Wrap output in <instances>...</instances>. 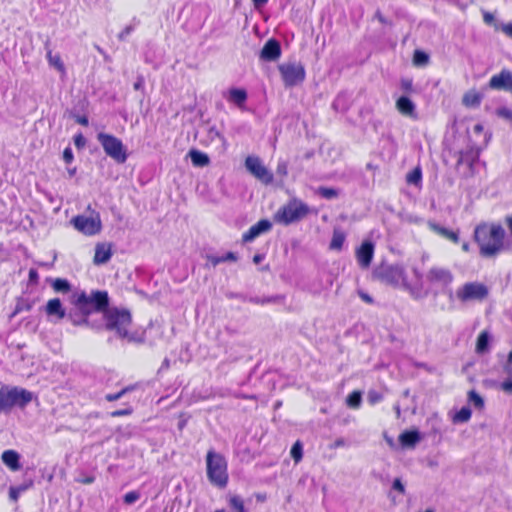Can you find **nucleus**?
Returning <instances> with one entry per match:
<instances>
[{
	"instance_id": "nucleus-64",
	"label": "nucleus",
	"mask_w": 512,
	"mask_h": 512,
	"mask_svg": "<svg viewBox=\"0 0 512 512\" xmlns=\"http://www.w3.org/2000/svg\"><path fill=\"white\" fill-rule=\"evenodd\" d=\"M502 389L507 392L512 391V379L502 383Z\"/></svg>"
},
{
	"instance_id": "nucleus-58",
	"label": "nucleus",
	"mask_w": 512,
	"mask_h": 512,
	"mask_svg": "<svg viewBox=\"0 0 512 512\" xmlns=\"http://www.w3.org/2000/svg\"><path fill=\"white\" fill-rule=\"evenodd\" d=\"M381 395L375 392H370L368 395L369 402L374 404L381 400Z\"/></svg>"
},
{
	"instance_id": "nucleus-5",
	"label": "nucleus",
	"mask_w": 512,
	"mask_h": 512,
	"mask_svg": "<svg viewBox=\"0 0 512 512\" xmlns=\"http://www.w3.org/2000/svg\"><path fill=\"white\" fill-rule=\"evenodd\" d=\"M206 465L209 481L217 487H226L228 483V473L225 457L211 449L206 455Z\"/></svg>"
},
{
	"instance_id": "nucleus-50",
	"label": "nucleus",
	"mask_w": 512,
	"mask_h": 512,
	"mask_svg": "<svg viewBox=\"0 0 512 512\" xmlns=\"http://www.w3.org/2000/svg\"><path fill=\"white\" fill-rule=\"evenodd\" d=\"M145 79L143 75H138L136 78V82L133 85V88L138 91H144Z\"/></svg>"
},
{
	"instance_id": "nucleus-63",
	"label": "nucleus",
	"mask_w": 512,
	"mask_h": 512,
	"mask_svg": "<svg viewBox=\"0 0 512 512\" xmlns=\"http://www.w3.org/2000/svg\"><path fill=\"white\" fill-rule=\"evenodd\" d=\"M76 122L80 125H83V126H87L89 121H88V118L87 116L83 115V116H77L76 117Z\"/></svg>"
},
{
	"instance_id": "nucleus-7",
	"label": "nucleus",
	"mask_w": 512,
	"mask_h": 512,
	"mask_svg": "<svg viewBox=\"0 0 512 512\" xmlns=\"http://www.w3.org/2000/svg\"><path fill=\"white\" fill-rule=\"evenodd\" d=\"M97 140L103 147L105 153L114 159L118 163H124L127 160V153L125 146L122 141L117 137L107 134V133H98Z\"/></svg>"
},
{
	"instance_id": "nucleus-8",
	"label": "nucleus",
	"mask_w": 512,
	"mask_h": 512,
	"mask_svg": "<svg viewBox=\"0 0 512 512\" xmlns=\"http://www.w3.org/2000/svg\"><path fill=\"white\" fill-rule=\"evenodd\" d=\"M405 270L402 265L399 264H381L374 272L373 276L375 279L385 283L387 285L397 286L404 279Z\"/></svg>"
},
{
	"instance_id": "nucleus-52",
	"label": "nucleus",
	"mask_w": 512,
	"mask_h": 512,
	"mask_svg": "<svg viewBox=\"0 0 512 512\" xmlns=\"http://www.w3.org/2000/svg\"><path fill=\"white\" fill-rule=\"evenodd\" d=\"M74 159L72 149L70 147H67L63 151V160L66 163H71Z\"/></svg>"
},
{
	"instance_id": "nucleus-15",
	"label": "nucleus",
	"mask_w": 512,
	"mask_h": 512,
	"mask_svg": "<svg viewBox=\"0 0 512 512\" xmlns=\"http://www.w3.org/2000/svg\"><path fill=\"white\" fill-rule=\"evenodd\" d=\"M374 255V244L367 240L364 241L359 248L356 250V258L361 268L367 269L373 259Z\"/></svg>"
},
{
	"instance_id": "nucleus-40",
	"label": "nucleus",
	"mask_w": 512,
	"mask_h": 512,
	"mask_svg": "<svg viewBox=\"0 0 512 512\" xmlns=\"http://www.w3.org/2000/svg\"><path fill=\"white\" fill-rule=\"evenodd\" d=\"M291 457L294 459L296 463L301 461L303 457V448L300 441H297L294 443V445L291 448Z\"/></svg>"
},
{
	"instance_id": "nucleus-37",
	"label": "nucleus",
	"mask_w": 512,
	"mask_h": 512,
	"mask_svg": "<svg viewBox=\"0 0 512 512\" xmlns=\"http://www.w3.org/2000/svg\"><path fill=\"white\" fill-rule=\"evenodd\" d=\"M362 395L359 391H353L346 399V403L350 408H358L361 404Z\"/></svg>"
},
{
	"instance_id": "nucleus-35",
	"label": "nucleus",
	"mask_w": 512,
	"mask_h": 512,
	"mask_svg": "<svg viewBox=\"0 0 512 512\" xmlns=\"http://www.w3.org/2000/svg\"><path fill=\"white\" fill-rule=\"evenodd\" d=\"M52 287L56 292L67 293L71 290V285L66 279L56 278L52 282Z\"/></svg>"
},
{
	"instance_id": "nucleus-18",
	"label": "nucleus",
	"mask_w": 512,
	"mask_h": 512,
	"mask_svg": "<svg viewBox=\"0 0 512 512\" xmlns=\"http://www.w3.org/2000/svg\"><path fill=\"white\" fill-rule=\"evenodd\" d=\"M479 159V151L473 148L461 151L457 160V167L466 165L469 169V175L474 174V164Z\"/></svg>"
},
{
	"instance_id": "nucleus-36",
	"label": "nucleus",
	"mask_w": 512,
	"mask_h": 512,
	"mask_svg": "<svg viewBox=\"0 0 512 512\" xmlns=\"http://www.w3.org/2000/svg\"><path fill=\"white\" fill-rule=\"evenodd\" d=\"M317 194L321 196L322 198L331 200L336 198L339 195V192L335 188L331 187H319L317 189Z\"/></svg>"
},
{
	"instance_id": "nucleus-21",
	"label": "nucleus",
	"mask_w": 512,
	"mask_h": 512,
	"mask_svg": "<svg viewBox=\"0 0 512 512\" xmlns=\"http://www.w3.org/2000/svg\"><path fill=\"white\" fill-rule=\"evenodd\" d=\"M428 226L433 232L455 244H457L460 240L459 233L457 231L445 228L435 222H429Z\"/></svg>"
},
{
	"instance_id": "nucleus-30",
	"label": "nucleus",
	"mask_w": 512,
	"mask_h": 512,
	"mask_svg": "<svg viewBox=\"0 0 512 512\" xmlns=\"http://www.w3.org/2000/svg\"><path fill=\"white\" fill-rule=\"evenodd\" d=\"M229 507L233 512H247L244 500L238 495H230L228 498Z\"/></svg>"
},
{
	"instance_id": "nucleus-31",
	"label": "nucleus",
	"mask_w": 512,
	"mask_h": 512,
	"mask_svg": "<svg viewBox=\"0 0 512 512\" xmlns=\"http://www.w3.org/2000/svg\"><path fill=\"white\" fill-rule=\"evenodd\" d=\"M207 260L208 262L213 266H217L218 264L222 263V262H226V261H236L237 260V256L235 253L233 252H228L226 253L224 256H214V255H209L207 256Z\"/></svg>"
},
{
	"instance_id": "nucleus-44",
	"label": "nucleus",
	"mask_w": 512,
	"mask_h": 512,
	"mask_svg": "<svg viewBox=\"0 0 512 512\" xmlns=\"http://www.w3.org/2000/svg\"><path fill=\"white\" fill-rule=\"evenodd\" d=\"M131 389L129 387H126V388H123L122 390H120L119 392L117 393H110V394H107L105 396V399L108 401V402H113V401H116V400H119L123 395H125L128 391H130Z\"/></svg>"
},
{
	"instance_id": "nucleus-62",
	"label": "nucleus",
	"mask_w": 512,
	"mask_h": 512,
	"mask_svg": "<svg viewBox=\"0 0 512 512\" xmlns=\"http://www.w3.org/2000/svg\"><path fill=\"white\" fill-rule=\"evenodd\" d=\"M94 481H95L94 476H86L81 479H78V482H80L82 484H92Z\"/></svg>"
},
{
	"instance_id": "nucleus-28",
	"label": "nucleus",
	"mask_w": 512,
	"mask_h": 512,
	"mask_svg": "<svg viewBox=\"0 0 512 512\" xmlns=\"http://www.w3.org/2000/svg\"><path fill=\"white\" fill-rule=\"evenodd\" d=\"M482 100V96L476 91H469L463 96V104L468 107L479 106Z\"/></svg>"
},
{
	"instance_id": "nucleus-25",
	"label": "nucleus",
	"mask_w": 512,
	"mask_h": 512,
	"mask_svg": "<svg viewBox=\"0 0 512 512\" xmlns=\"http://www.w3.org/2000/svg\"><path fill=\"white\" fill-rule=\"evenodd\" d=\"M346 240V234L340 227H335L331 242L329 244L330 250L340 251Z\"/></svg>"
},
{
	"instance_id": "nucleus-9",
	"label": "nucleus",
	"mask_w": 512,
	"mask_h": 512,
	"mask_svg": "<svg viewBox=\"0 0 512 512\" xmlns=\"http://www.w3.org/2000/svg\"><path fill=\"white\" fill-rule=\"evenodd\" d=\"M278 68L286 87L297 86L305 79V69L300 63H283Z\"/></svg>"
},
{
	"instance_id": "nucleus-13",
	"label": "nucleus",
	"mask_w": 512,
	"mask_h": 512,
	"mask_svg": "<svg viewBox=\"0 0 512 512\" xmlns=\"http://www.w3.org/2000/svg\"><path fill=\"white\" fill-rule=\"evenodd\" d=\"M74 227L85 235H95L101 230L99 215L95 217L78 215L72 219Z\"/></svg>"
},
{
	"instance_id": "nucleus-14",
	"label": "nucleus",
	"mask_w": 512,
	"mask_h": 512,
	"mask_svg": "<svg viewBox=\"0 0 512 512\" xmlns=\"http://www.w3.org/2000/svg\"><path fill=\"white\" fill-rule=\"evenodd\" d=\"M489 87L496 90H511L512 72L507 69H503L500 73L493 75L489 81Z\"/></svg>"
},
{
	"instance_id": "nucleus-48",
	"label": "nucleus",
	"mask_w": 512,
	"mask_h": 512,
	"mask_svg": "<svg viewBox=\"0 0 512 512\" xmlns=\"http://www.w3.org/2000/svg\"><path fill=\"white\" fill-rule=\"evenodd\" d=\"M401 88L405 92H412L413 90V83L412 80L409 78H404L401 80Z\"/></svg>"
},
{
	"instance_id": "nucleus-61",
	"label": "nucleus",
	"mask_w": 512,
	"mask_h": 512,
	"mask_svg": "<svg viewBox=\"0 0 512 512\" xmlns=\"http://www.w3.org/2000/svg\"><path fill=\"white\" fill-rule=\"evenodd\" d=\"M359 296L366 303H369V304L373 303V299H372V297L369 294H367V293H365L363 291H359Z\"/></svg>"
},
{
	"instance_id": "nucleus-34",
	"label": "nucleus",
	"mask_w": 512,
	"mask_h": 512,
	"mask_svg": "<svg viewBox=\"0 0 512 512\" xmlns=\"http://www.w3.org/2000/svg\"><path fill=\"white\" fill-rule=\"evenodd\" d=\"M66 316L69 318V320L75 326H81V325L88 324V315L82 314L79 310H78V312H75V313L69 312Z\"/></svg>"
},
{
	"instance_id": "nucleus-47",
	"label": "nucleus",
	"mask_w": 512,
	"mask_h": 512,
	"mask_svg": "<svg viewBox=\"0 0 512 512\" xmlns=\"http://www.w3.org/2000/svg\"><path fill=\"white\" fill-rule=\"evenodd\" d=\"M31 309V305L29 303H26L24 301H19L17 304H16V307L14 309V312L12 314V316L18 314L19 312L23 311V310H27L29 311Z\"/></svg>"
},
{
	"instance_id": "nucleus-45",
	"label": "nucleus",
	"mask_w": 512,
	"mask_h": 512,
	"mask_svg": "<svg viewBox=\"0 0 512 512\" xmlns=\"http://www.w3.org/2000/svg\"><path fill=\"white\" fill-rule=\"evenodd\" d=\"M496 114L499 117L505 118L507 120H512V111L506 107H501L497 109Z\"/></svg>"
},
{
	"instance_id": "nucleus-38",
	"label": "nucleus",
	"mask_w": 512,
	"mask_h": 512,
	"mask_svg": "<svg viewBox=\"0 0 512 512\" xmlns=\"http://www.w3.org/2000/svg\"><path fill=\"white\" fill-rule=\"evenodd\" d=\"M471 418V410L469 407H462L454 416L455 422H467Z\"/></svg>"
},
{
	"instance_id": "nucleus-1",
	"label": "nucleus",
	"mask_w": 512,
	"mask_h": 512,
	"mask_svg": "<svg viewBox=\"0 0 512 512\" xmlns=\"http://www.w3.org/2000/svg\"><path fill=\"white\" fill-rule=\"evenodd\" d=\"M505 231L501 225L480 224L475 228L474 239L479 244L480 254L493 257L503 248Z\"/></svg>"
},
{
	"instance_id": "nucleus-29",
	"label": "nucleus",
	"mask_w": 512,
	"mask_h": 512,
	"mask_svg": "<svg viewBox=\"0 0 512 512\" xmlns=\"http://www.w3.org/2000/svg\"><path fill=\"white\" fill-rule=\"evenodd\" d=\"M33 486V481L30 480L29 482L27 483H23L21 485H18V486H11L10 489H9V497L12 501L16 502L19 498V496L21 495V493L25 492L26 490H28L30 487Z\"/></svg>"
},
{
	"instance_id": "nucleus-20",
	"label": "nucleus",
	"mask_w": 512,
	"mask_h": 512,
	"mask_svg": "<svg viewBox=\"0 0 512 512\" xmlns=\"http://www.w3.org/2000/svg\"><path fill=\"white\" fill-rule=\"evenodd\" d=\"M396 108L404 116H408L414 119L417 118L416 106L407 96H401L396 101Z\"/></svg>"
},
{
	"instance_id": "nucleus-56",
	"label": "nucleus",
	"mask_w": 512,
	"mask_h": 512,
	"mask_svg": "<svg viewBox=\"0 0 512 512\" xmlns=\"http://www.w3.org/2000/svg\"><path fill=\"white\" fill-rule=\"evenodd\" d=\"M132 26L125 27L118 35L119 40L124 41L126 37L132 32Z\"/></svg>"
},
{
	"instance_id": "nucleus-26",
	"label": "nucleus",
	"mask_w": 512,
	"mask_h": 512,
	"mask_svg": "<svg viewBox=\"0 0 512 512\" xmlns=\"http://www.w3.org/2000/svg\"><path fill=\"white\" fill-rule=\"evenodd\" d=\"M188 155L192 164L196 167H205L210 163L208 155L199 150L192 149L189 151Z\"/></svg>"
},
{
	"instance_id": "nucleus-2",
	"label": "nucleus",
	"mask_w": 512,
	"mask_h": 512,
	"mask_svg": "<svg viewBox=\"0 0 512 512\" xmlns=\"http://www.w3.org/2000/svg\"><path fill=\"white\" fill-rule=\"evenodd\" d=\"M71 302L82 314L89 316L94 312H105L109 306V296L101 290H94L90 294L80 291L72 295Z\"/></svg>"
},
{
	"instance_id": "nucleus-3",
	"label": "nucleus",
	"mask_w": 512,
	"mask_h": 512,
	"mask_svg": "<svg viewBox=\"0 0 512 512\" xmlns=\"http://www.w3.org/2000/svg\"><path fill=\"white\" fill-rule=\"evenodd\" d=\"M105 327L109 331H114L119 338L127 339L129 342H142L143 339L134 337L128 332L131 325V314L126 309H106L104 313Z\"/></svg>"
},
{
	"instance_id": "nucleus-42",
	"label": "nucleus",
	"mask_w": 512,
	"mask_h": 512,
	"mask_svg": "<svg viewBox=\"0 0 512 512\" xmlns=\"http://www.w3.org/2000/svg\"><path fill=\"white\" fill-rule=\"evenodd\" d=\"M421 178H422L421 170L419 168H415L413 171L408 173L406 179H407L408 183L417 185L421 181Z\"/></svg>"
},
{
	"instance_id": "nucleus-17",
	"label": "nucleus",
	"mask_w": 512,
	"mask_h": 512,
	"mask_svg": "<svg viewBox=\"0 0 512 512\" xmlns=\"http://www.w3.org/2000/svg\"><path fill=\"white\" fill-rule=\"evenodd\" d=\"M281 55V46L276 39H269L260 51V58L264 61H275Z\"/></svg>"
},
{
	"instance_id": "nucleus-16",
	"label": "nucleus",
	"mask_w": 512,
	"mask_h": 512,
	"mask_svg": "<svg viewBox=\"0 0 512 512\" xmlns=\"http://www.w3.org/2000/svg\"><path fill=\"white\" fill-rule=\"evenodd\" d=\"M272 228V223L268 219H262L258 221L256 224L251 226L247 232H245L242 236V241L244 243L252 242L255 238L260 236L263 233L270 231Z\"/></svg>"
},
{
	"instance_id": "nucleus-19",
	"label": "nucleus",
	"mask_w": 512,
	"mask_h": 512,
	"mask_svg": "<svg viewBox=\"0 0 512 512\" xmlns=\"http://www.w3.org/2000/svg\"><path fill=\"white\" fill-rule=\"evenodd\" d=\"M112 256V247L108 243H98L95 247L93 262L96 265L107 263Z\"/></svg>"
},
{
	"instance_id": "nucleus-22",
	"label": "nucleus",
	"mask_w": 512,
	"mask_h": 512,
	"mask_svg": "<svg viewBox=\"0 0 512 512\" xmlns=\"http://www.w3.org/2000/svg\"><path fill=\"white\" fill-rule=\"evenodd\" d=\"M45 312L48 316H56L59 320L67 315L59 298L50 299L45 306Z\"/></svg>"
},
{
	"instance_id": "nucleus-12",
	"label": "nucleus",
	"mask_w": 512,
	"mask_h": 512,
	"mask_svg": "<svg viewBox=\"0 0 512 512\" xmlns=\"http://www.w3.org/2000/svg\"><path fill=\"white\" fill-rule=\"evenodd\" d=\"M426 279L430 284L438 285L443 289L451 286L454 275L448 268L433 266L427 271Z\"/></svg>"
},
{
	"instance_id": "nucleus-10",
	"label": "nucleus",
	"mask_w": 512,
	"mask_h": 512,
	"mask_svg": "<svg viewBox=\"0 0 512 512\" xmlns=\"http://www.w3.org/2000/svg\"><path fill=\"white\" fill-rule=\"evenodd\" d=\"M488 295L487 287L478 282L465 283L461 288L456 291V298L461 302H468L473 300H483Z\"/></svg>"
},
{
	"instance_id": "nucleus-11",
	"label": "nucleus",
	"mask_w": 512,
	"mask_h": 512,
	"mask_svg": "<svg viewBox=\"0 0 512 512\" xmlns=\"http://www.w3.org/2000/svg\"><path fill=\"white\" fill-rule=\"evenodd\" d=\"M246 169L265 185L273 182V174L262 164L259 157L248 156L245 160Z\"/></svg>"
},
{
	"instance_id": "nucleus-59",
	"label": "nucleus",
	"mask_w": 512,
	"mask_h": 512,
	"mask_svg": "<svg viewBox=\"0 0 512 512\" xmlns=\"http://www.w3.org/2000/svg\"><path fill=\"white\" fill-rule=\"evenodd\" d=\"M341 101H342V96L338 95L332 104L333 108L336 111H338L339 109L344 110V107H342V105H341Z\"/></svg>"
},
{
	"instance_id": "nucleus-24",
	"label": "nucleus",
	"mask_w": 512,
	"mask_h": 512,
	"mask_svg": "<svg viewBox=\"0 0 512 512\" xmlns=\"http://www.w3.org/2000/svg\"><path fill=\"white\" fill-rule=\"evenodd\" d=\"M421 440L419 431H405L400 434L399 441L403 447L413 448Z\"/></svg>"
},
{
	"instance_id": "nucleus-55",
	"label": "nucleus",
	"mask_w": 512,
	"mask_h": 512,
	"mask_svg": "<svg viewBox=\"0 0 512 512\" xmlns=\"http://www.w3.org/2000/svg\"><path fill=\"white\" fill-rule=\"evenodd\" d=\"M392 488L394 490L399 491L401 494H404V492H405V487L399 478H396L393 481Z\"/></svg>"
},
{
	"instance_id": "nucleus-32",
	"label": "nucleus",
	"mask_w": 512,
	"mask_h": 512,
	"mask_svg": "<svg viewBox=\"0 0 512 512\" xmlns=\"http://www.w3.org/2000/svg\"><path fill=\"white\" fill-rule=\"evenodd\" d=\"M47 60L49 64L53 67H55L59 72L65 73V65L63 61L61 60V57L59 54H52V51L50 49L47 50Z\"/></svg>"
},
{
	"instance_id": "nucleus-41",
	"label": "nucleus",
	"mask_w": 512,
	"mask_h": 512,
	"mask_svg": "<svg viewBox=\"0 0 512 512\" xmlns=\"http://www.w3.org/2000/svg\"><path fill=\"white\" fill-rule=\"evenodd\" d=\"M413 61L416 65H426L429 62V56L420 50H416L414 53Z\"/></svg>"
},
{
	"instance_id": "nucleus-60",
	"label": "nucleus",
	"mask_w": 512,
	"mask_h": 512,
	"mask_svg": "<svg viewBox=\"0 0 512 512\" xmlns=\"http://www.w3.org/2000/svg\"><path fill=\"white\" fill-rule=\"evenodd\" d=\"M442 292L448 296L450 301H453L454 297H456V293L455 294L453 293L451 286H448L447 288H443Z\"/></svg>"
},
{
	"instance_id": "nucleus-54",
	"label": "nucleus",
	"mask_w": 512,
	"mask_h": 512,
	"mask_svg": "<svg viewBox=\"0 0 512 512\" xmlns=\"http://www.w3.org/2000/svg\"><path fill=\"white\" fill-rule=\"evenodd\" d=\"M374 18L377 19L380 23L382 24H385V25H391V21H389L382 13L380 10H377L375 12V15H374Z\"/></svg>"
},
{
	"instance_id": "nucleus-23",
	"label": "nucleus",
	"mask_w": 512,
	"mask_h": 512,
	"mask_svg": "<svg viewBox=\"0 0 512 512\" xmlns=\"http://www.w3.org/2000/svg\"><path fill=\"white\" fill-rule=\"evenodd\" d=\"M1 459L12 471H18L21 468L20 455L15 450H5L1 455Z\"/></svg>"
},
{
	"instance_id": "nucleus-53",
	"label": "nucleus",
	"mask_w": 512,
	"mask_h": 512,
	"mask_svg": "<svg viewBox=\"0 0 512 512\" xmlns=\"http://www.w3.org/2000/svg\"><path fill=\"white\" fill-rule=\"evenodd\" d=\"M74 144L77 148H83L86 144L85 137L80 133L74 137Z\"/></svg>"
},
{
	"instance_id": "nucleus-49",
	"label": "nucleus",
	"mask_w": 512,
	"mask_h": 512,
	"mask_svg": "<svg viewBox=\"0 0 512 512\" xmlns=\"http://www.w3.org/2000/svg\"><path fill=\"white\" fill-rule=\"evenodd\" d=\"M261 305L268 304V303H277L282 301L283 297L279 295L275 296H269V297H262L261 298Z\"/></svg>"
},
{
	"instance_id": "nucleus-33",
	"label": "nucleus",
	"mask_w": 512,
	"mask_h": 512,
	"mask_svg": "<svg viewBox=\"0 0 512 512\" xmlns=\"http://www.w3.org/2000/svg\"><path fill=\"white\" fill-rule=\"evenodd\" d=\"M489 340H490V337H489L488 332H486V331L481 332L477 338L476 352L480 353V354L486 352L488 350Z\"/></svg>"
},
{
	"instance_id": "nucleus-27",
	"label": "nucleus",
	"mask_w": 512,
	"mask_h": 512,
	"mask_svg": "<svg viewBox=\"0 0 512 512\" xmlns=\"http://www.w3.org/2000/svg\"><path fill=\"white\" fill-rule=\"evenodd\" d=\"M229 100L241 107L247 99V93L244 89H231L229 92Z\"/></svg>"
},
{
	"instance_id": "nucleus-6",
	"label": "nucleus",
	"mask_w": 512,
	"mask_h": 512,
	"mask_svg": "<svg viewBox=\"0 0 512 512\" xmlns=\"http://www.w3.org/2000/svg\"><path fill=\"white\" fill-rule=\"evenodd\" d=\"M309 213V207L307 204L299 200H292L287 205L280 208L274 219L276 222L289 225L303 219Z\"/></svg>"
},
{
	"instance_id": "nucleus-43",
	"label": "nucleus",
	"mask_w": 512,
	"mask_h": 512,
	"mask_svg": "<svg viewBox=\"0 0 512 512\" xmlns=\"http://www.w3.org/2000/svg\"><path fill=\"white\" fill-rule=\"evenodd\" d=\"M140 498V493L138 491H130L124 495L123 501L127 505H131L135 503Z\"/></svg>"
},
{
	"instance_id": "nucleus-4",
	"label": "nucleus",
	"mask_w": 512,
	"mask_h": 512,
	"mask_svg": "<svg viewBox=\"0 0 512 512\" xmlns=\"http://www.w3.org/2000/svg\"><path fill=\"white\" fill-rule=\"evenodd\" d=\"M33 399V393L20 387L0 388V414H8L14 407L24 408Z\"/></svg>"
},
{
	"instance_id": "nucleus-57",
	"label": "nucleus",
	"mask_w": 512,
	"mask_h": 512,
	"mask_svg": "<svg viewBox=\"0 0 512 512\" xmlns=\"http://www.w3.org/2000/svg\"><path fill=\"white\" fill-rule=\"evenodd\" d=\"M501 31L508 37L512 38V23L503 24Z\"/></svg>"
},
{
	"instance_id": "nucleus-46",
	"label": "nucleus",
	"mask_w": 512,
	"mask_h": 512,
	"mask_svg": "<svg viewBox=\"0 0 512 512\" xmlns=\"http://www.w3.org/2000/svg\"><path fill=\"white\" fill-rule=\"evenodd\" d=\"M276 172L278 175L284 177L288 174V164L286 161H280L277 165Z\"/></svg>"
},
{
	"instance_id": "nucleus-39",
	"label": "nucleus",
	"mask_w": 512,
	"mask_h": 512,
	"mask_svg": "<svg viewBox=\"0 0 512 512\" xmlns=\"http://www.w3.org/2000/svg\"><path fill=\"white\" fill-rule=\"evenodd\" d=\"M468 398L470 403H472L476 408L482 409L484 407L483 398L475 390H471L469 392Z\"/></svg>"
},
{
	"instance_id": "nucleus-51",
	"label": "nucleus",
	"mask_w": 512,
	"mask_h": 512,
	"mask_svg": "<svg viewBox=\"0 0 512 512\" xmlns=\"http://www.w3.org/2000/svg\"><path fill=\"white\" fill-rule=\"evenodd\" d=\"M131 413H132V409L126 408V409L112 411L110 413V416L116 418V417H120V416L130 415Z\"/></svg>"
}]
</instances>
